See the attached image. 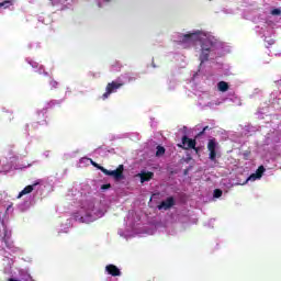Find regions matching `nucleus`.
Here are the masks:
<instances>
[{
	"label": "nucleus",
	"instance_id": "nucleus-1",
	"mask_svg": "<svg viewBox=\"0 0 281 281\" xmlns=\"http://www.w3.org/2000/svg\"><path fill=\"white\" fill-rule=\"evenodd\" d=\"M90 164L98 170H101V172H103V175H105L106 177H113V179H115V181H122V179H124V165H120L116 168V170L111 171V170L100 166L98 162L93 161V159H90Z\"/></svg>",
	"mask_w": 281,
	"mask_h": 281
},
{
	"label": "nucleus",
	"instance_id": "nucleus-2",
	"mask_svg": "<svg viewBox=\"0 0 281 281\" xmlns=\"http://www.w3.org/2000/svg\"><path fill=\"white\" fill-rule=\"evenodd\" d=\"M124 87V82L112 81L106 85L105 92L102 94V100H106L111 93H115L117 89H122Z\"/></svg>",
	"mask_w": 281,
	"mask_h": 281
},
{
	"label": "nucleus",
	"instance_id": "nucleus-3",
	"mask_svg": "<svg viewBox=\"0 0 281 281\" xmlns=\"http://www.w3.org/2000/svg\"><path fill=\"white\" fill-rule=\"evenodd\" d=\"M179 148H183L184 150H190L192 148L195 153H199V148L196 147V140L189 138L188 136L182 137V145H178Z\"/></svg>",
	"mask_w": 281,
	"mask_h": 281
},
{
	"label": "nucleus",
	"instance_id": "nucleus-4",
	"mask_svg": "<svg viewBox=\"0 0 281 281\" xmlns=\"http://www.w3.org/2000/svg\"><path fill=\"white\" fill-rule=\"evenodd\" d=\"M216 148H218L216 138L210 139L207 143V150H209V159L211 161H216Z\"/></svg>",
	"mask_w": 281,
	"mask_h": 281
},
{
	"label": "nucleus",
	"instance_id": "nucleus-5",
	"mask_svg": "<svg viewBox=\"0 0 281 281\" xmlns=\"http://www.w3.org/2000/svg\"><path fill=\"white\" fill-rule=\"evenodd\" d=\"M105 271L106 273H109V276H112L113 278H117L119 276H122V271H120V268H117V266L112 263L105 267Z\"/></svg>",
	"mask_w": 281,
	"mask_h": 281
},
{
	"label": "nucleus",
	"instance_id": "nucleus-6",
	"mask_svg": "<svg viewBox=\"0 0 281 281\" xmlns=\"http://www.w3.org/2000/svg\"><path fill=\"white\" fill-rule=\"evenodd\" d=\"M175 205V198L169 196L158 205V210H170Z\"/></svg>",
	"mask_w": 281,
	"mask_h": 281
},
{
	"label": "nucleus",
	"instance_id": "nucleus-7",
	"mask_svg": "<svg viewBox=\"0 0 281 281\" xmlns=\"http://www.w3.org/2000/svg\"><path fill=\"white\" fill-rule=\"evenodd\" d=\"M41 182H34L33 184L26 186L18 195V199H21V196H25V194H32L34 192V188L38 186Z\"/></svg>",
	"mask_w": 281,
	"mask_h": 281
},
{
	"label": "nucleus",
	"instance_id": "nucleus-8",
	"mask_svg": "<svg viewBox=\"0 0 281 281\" xmlns=\"http://www.w3.org/2000/svg\"><path fill=\"white\" fill-rule=\"evenodd\" d=\"M265 166H259L258 169L256 170V173H252L247 181H249V179H262V175H265Z\"/></svg>",
	"mask_w": 281,
	"mask_h": 281
},
{
	"label": "nucleus",
	"instance_id": "nucleus-9",
	"mask_svg": "<svg viewBox=\"0 0 281 281\" xmlns=\"http://www.w3.org/2000/svg\"><path fill=\"white\" fill-rule=\"evenodd\" d=\"M211 52L212 50L201 48V54H200L201 65H203V63H207L210 60V53Z\"/></svg>",
	"mask_w": 281,
	"mask_h": 281
},
{
	"label": "nucleus",
	"instance_id": "nucleus-10",
	"mask_svg": "<svg viewBox=\"0 0 281 281\" xmlns=\"http://www.w3.org/2000/svg\"><path fill=\"white\" fill-rule=\"evenodd\" d=\"M212 47H214V42H212L210 38L202 41L201 49H207V52H212Z\"/></svg>",
	"mask_w": 281,
	"mask_h": 281
},
{
	"label": "nucleus",
	"instance_id": "nucleus-11",
	"mask_svg": "<svg viewBox=\"0 0 281 281\" xmlns=\"http://www.w3.org/2000/svg\"><path fill=\"white\" fill-rule=\"evenodd\" d=\"M155 177L153 171L142 172L140 173V183H146V181H150Z\"/></svg>",
	"mask_w": 281,
	"mask_h": 281
},
{
	"label": "nucleus",
	"instance_id": "nucleus-12",
	"mask_svg": "<svg viewBox=\"0 0 281 281\" xmlns=\"http://www.w3.org/2000/svg\"><path fill=\"white\" fill-rule=\"evenodd\" d=\"M217 89L218 91H222V93H225V91L229 90V83H227L226 81H220L217 83Z\"/></svg>",
	"mask_w": 281,
	"mask_h": 281
},
{
	"label": "nucleus",
	"instance_id": "nucleus-13",
	"mask_svg": "<svg viewBox=\"0 0 281 281\" xmlns=\"http://www.w3.org/2000/svg\"><path fill=\"white\" fill-rule=\"evenodd\" d=\"M194 36H196V33H189L182 35V43H190V41H192Z\"/></svg>",
	"mask_w": 281,
	"mask_h": 281
},
{
	"label": "nucleus",
	"instance_id": "nucleus-14",
	"mask_svg": "<svg viewBox=\"0 0 281 281\" xmlns=\"http://www.w3.org/2000/svg\"><path fill=\"white\" fill-rule=\"evenodd\" d=\"M166 155V148L164 146L158 145L156 147V157H164Z\"/></svg>",
	"mask_w": 281,
	"mask_h": 281
},
{
	"label": "nucleus",
	"instance_id": "nucleus-15",
	"mask_svg": "<svg viewBox=\"0 0 281 281\" xmlns=\"http://www.w3.org/2000/svg\"><path fill=\"white\" fill-rule=\"evenodd\" d=\"M213 196L215 199H221V196H223V191L221 189H215L214 193H213Z\"/></svg>",
	"mask_w": 281,
	"mask_h": 281
},
{
	"label": "nucleus",
	"instance_id": "nucleus-16",
	"mask_svg": "<svg viewBox=\"0 0 281 281\" xmlns=\"http://www.w3.org/2000/svg\"><path fill=\"white\" fill-rule=\"evenodd\" d=\"M49 85H50V89H58V81L52 79Z\"/></svg>",
	"mask_w": 281,
	"mask_h": 281
},
{
	"label": "nucleus",
	"instance_id": "nucleus-17",
	"mask_svg": "<svg viewBox=\"0 0 281 281\" xmlns=\"http://www.w3.org/2000/svg\"><path fill=\"white\" fill-rule=\"evenodd\" d=\"M271 14H272L273 16H280L281 10H280V9H273V10L271 11Z\"/></svg>",
	"mask_w": 281,
	"mask_h": 281
},
{
	"label": "nucleus",
	"instance_id": "nucleus-18",
	"mask_svg": "<svg viewBox=\"0 0 281 281\" xmlns=\"http://www.w3.org/2000/svg\"><path fill=\"white\" fill-rule=\"evenodd\" d=\"M109 188H111L110 184H103V186L101 187V190H109Z\"/></svg>",
	"mask_w": 281,
	"mask_h": 281
},
{
	"label": "nucleus",
	"instance_id": "nucleus-19",
	"mask_svg": "<svg viewBox=\"0 0 281 281\" xmlns=\"http://www.w3.org/2000/svg\"><path fill=\"white\" fill-rule=\"evenodd\" d=\"M45 111H40L38 113H37V115H42L43 117H45Z\"/></svg>",
	"mask_w": 281,
	"mask_h": 281
},
{
	"label": "nucleus",
	"instance_id": "nucleus-20",
	"mask_svg": "<svg viewBox=\"0 0 281 281\" xmlns=\"http://www.w3.org/2000/svg\"><path fill=\"white\" fill-rule=\"evenodd\" d=\"M199 137H201V135H205V132H203V130L198 134Z\"/></svg>",
	"mask_w": 281,
	"mask_h": 281
},
{
	"label": "nucleus",
	"instance_id": "nucleus-21",
	"mask_svg": "<svg viewBox=\"0 0 281 281\" xmlns=\"http://www.w3.org/2000/svg\"><path fill=\"white\" fill-rule=\"evenodd\" d=\"M210 130V126H205L204 128H203V133H205V131H209Z\"/></svg>",
	"mask_w": 281,
	"mask_h": 281
},
{
	"label": "nucleus",
	"instance_id": "nucleus-22",
	"mask_svg": "<svg viewBox=\"0 0 281 281\" xmlns=\"http://www.w3.org/2000/svg\"><path fill=\"white\" fill-rule=\"evenodd\" d=\"M249 154H244V156H245V159H247V156H248Z\"/></svg>",
	"mask_w": 281,
	"mask_h": 281
},
{
	"label": "nucleus",
	"instance_id": "nucleus-23",
	"mask_svg": "<svg viewBox=\"0 0 281 281\" xmlns=\"http://www.w3.org/2000/svg\"><path fill=\"white\" fill-rule=\"evenodd\" d=\"M106 1H111V0H106Z\"/></svg>",
	"mask_w": 281,
	"mask_h": 281
},
{
	"label": "nucleus",
	"instance_id": "nucleus-24",
	"mask_svg": "<svg viewBox=\"0 0 281 281\" xmlns=\"http://www.w3.org/2000/svg\"><path fill=\"white\" fill-rule=\"evenodd\" d=\"M0 5H3V4H0Z\"/></svg>",
	"mask_w": 281,
	"mask_h": 281
}]
</instances>
